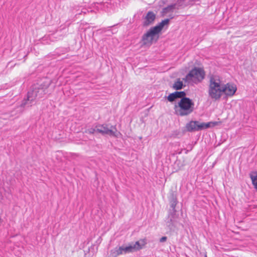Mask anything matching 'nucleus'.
Wrapping results in <instances>:
<instances>
[{
    "mask_svg": "<svg viewBox=\"0 0 257 257\" xmlns=\"http://www.w3.org/2000/svg\"><path fill=\"white\" fill-rule=\"evenodd\" d=\"M51 84V80L46 78L33 85L28 92L27 98L23 100L21 106L29 107L34 101L43 98L47 94H50L51 92L49 87Z\"/></svg>",
    "mask_w": 257,
    "mask_h": 257,
    "instance_id": "nucleus-1",
    "label": "nucleus"
},
{
    "mask_svg": "<svg viewBox=\"0 0 257 257\" xmlns=\"http://www.w3.org/2000/svg\"><path fill=\"white\" fill-rule=\"evenodd\" d=\"M223 83L220 76L210 75L209 76L208 94V96L214 101L219 100L223 94Z\"/></svg>",
    "mask_w": 257,
    "mask_h": 257,
    "instance_id": "nucleus-2",
    "label": "nucleus"
},
{
    "mask_svg": "<svg viewBox=\"0 0 257 257\" xmlns=\"http://www.w3.org/2000/svg\"><path fill=\"white\" fill-rule=\"evenodd\" d=\"M176 115L184 116L190 114L194 110V103L190 98H184L174 105Z\"/></svg>",
    "mask_w": 257,
    "mask_h": 257,
    "instance_id": "nucleus-3",
    "label": "nucleus"
},
{
    "mask_svg": "<svg viewBox=\"0 0 257 257\" xmlns=\"http://www.w3.org/2000/svg\"><path fill=\"white\" fill-rule=\"evenodd\" d=\"M205 75V71L202 68L194 67L183 78V80L188 83L191 81L195 83H196V82H200L204 78Z\"/></svg>",
    "mask_w": 257,
    "mask_h": 257,
    "instance_id": "nucleus-4",
    "label": "nucleus"
},
{
    "mask_svg": "<svg viewBox=\"0 0 257 257\" xmlns=\"http://www.w3.org/2000/svg\"><path fill=\"white\" fill-rule=\"evenodd\" d=\"M159 34V33L154 27H151L143 35L141 39L143 44L144 45H151L153 43L155 36Z\"/></svg>",
    "mask_w": 257,
    "mask_h": 257,
    "instance_id": "nucleus-5",
    "label": "nucleus"
},
{
    "mask_svg": "<svg viewBox=\"0 0 257 257\" xmlns=\"http://www.w3.org/2000/svg\"><path fill=\"white\" fill-rule=\"evenodd\" d=\"M167 216V225L169 229H172L176 226L177 222V220L179 217V214L177 213L176 210L169 209Z\"/></svg>",
    "mask_w": 257,
    "mask_h": 257,
    "instance_id": "nucleus-6",
    "label": "nucleus"
},
{
    "mask_svg": "<svg viewBox=\"0 0 257 257\" xmlns=\"http://www.w3.org/2000/svg\"><path fill=\"white\" fill-rule=\"evenodd\" d=\"M97 132L101 134L103 136L108 135L110 136L116 137V128L113 126H111V128L108 127V125L106 124H97Z\"/></svg>",
    "mask_w": 257,
    "mask_h": 257,
    "instance_id": "nucleus-7",
    "label": "nucleus"
},
{
    "mask_svg": "<svg viewBox=\"0 0 257 257\" xmlns=\"http://www.w3.org/2000/svg\"><path fill=\"white\" fill-rule=\"evenodd\" d=\"M147 244V239L146 238L141 239L136 241L135 243H131L127 246V250H129L130 253L134 252L142 249Z\"/></svg>",
    "mask_w": 257,
    "mask_h": 257,
    "instance_id": "nucleus-8",
    "label": "nucleus"
},
{
    "mask_svg": "<svg viewBox=\"0 0 257 257\" xmlns=\"http://www.w3.org/2000/svg\"><path fill=\"white\" fill-rule=\"evenodd\" d=\"M156 18V15L153 11H149L143 19L142 25L144 27H147L154 24Z\"/></svg>",
    "mask_w": 257,
    "mask_h": 257,
    "instance_id": "nucleus-9",
    "label": "nucleus"
},
{
    "mask_svg": "<svg viewBox=\"0 0 257 257\" xmlns=\"http://www.w3.org/2000/svg\"><path fill=\"white\" fill-rule=\"evenodd\" d=\"M223 89L224 94L226 97H230L233 96L235 93L237 88L236 86L233 84L227 83L226 84L223 83Z\"/></svg>",
    "mask_w": 257,
    "mask_h": 257,
    "instance_id": "nucleus-10",
    "label": "nucleus"
},
{
    "mask_svg": "<svg viewBox=\"0 0 257 257\" xmlns=\"http://www.w3.org/2000/svg\"><path fill=\"white\" fill-rule=\"evenodd\" d=\"M127 246H121L119 247H115L110 251V255L111 257H117V256L123 253H130L129 250H127Z\"/></svg>",
    "mask_w": 257,
    "mask_h": 257,
    "instance_id": "nucleus-11",
    "label": "nucleus"
},
{
    "mask_svg": "<svg viewBox=\"0 0 257 257\" xmlns=\"http://www.w3.org/2000/svg\"><path fill=\"white\" fill-rule=\"evenodd\" d=\"M200 125V122L197 120H191L186 124V129L187 132H194L199 131L198 126Z\"/></svg>",
    "mask_w": 257,
    "mask_h": 257,
    "instance_id": "nucleus-12",
    "label": "nucleus"
},
{
    "mask_svg": "<svg viewBox=\"0 0 257 257\" xmlns=\"http://www.w3.org/2000/svg\"><path fill=\"white\" fill-rule=\"evenodd\" d=\"M185 85L183 84V81L180 78H178L173 84L172 87L173 89L179 90L183 89L185 87Z\"/></svg>",
    "mask_w": 257,
    "mask_h": 257,
    "instance_id": "nucleus-13",
    "label": "nucleus"
},
{
    "mask_svg": "<svg viewBox=\"0 0 257 257\" xmlns=\"http://www.w3.org/2000/svg\"><path fill=\"white\" fill-rule=\"evenodd\" d=\"M169 22H170V19H165L164 20H162L161 22H160L157 25H156V26H155L154 27L160 33L161 32V31L162 30L163 27L165 25H167L169 24Z\"/></svg>",
    "mask_w": 257,
    "mask_h": 257,
    "instance_id": "nucleus-14",
    "label": "nucleus"
},
{
    "mask_svg": "<svg viewBox=\"0 0 257 257\" xmlns=\"http://www.w3.org/2000/svg\"><path fill=\"white\" fill-rule=\"evenodd\" d=\"M169 202H178L177 193L176 191L171 190L168 196Z\"/></svg>",
    "mask_w": 257,
    "mask_h": 257,
    "instance_id": "nucleus-15",
    "label": "nucleus"
},
{
    "mask_svg": "<svg viewBox=\"0 0 257 257\" xmlns=\"http://www.w3.org/2000/svg\"><path fill=\"white\" fill-rule=\"evenodd\" d=\"M250 178L251 180L252 183L254 186V188L257 191V172H254L250 174Z\"/></svg>",
    "mask_w": 257,
    "mask_h": 257,
    "instance_id": "nucleus-16",
    "label": "nucleus"
},
{
    "mask_svg": "<svg viewBox=\"0 0 257 257\" xmlns=\"http://www.w3.org/2000/svg\"><path fill=\"white\" fill-rule=\"evenodd\" d=\"M199 129L200 131L204 130L205 129H207L211 127V122H200V125L198 126Z\"/></svg>",
    "mask_w": 257,
    "mask_h": 257,
    "instance_id": "nucleus-17",
    "label": "nucleus"
},
{
    "mask_svg": "<svg viewBox=\"0 0 257 257\" xmlns=\"http://www.w3.org/2000/svg\"><path fill=\"white\" fill-rule=\"evenodd\" d=\"M97 124H96L94 126H93L91 128H88L86 129L84 131V133L89 134H94L97 132Z\"/></svg>",
    "mask_w": 257,
    "mask_h": 257,
    "instance_id": "nucleus-18",
    "label": "nucleus"
},
{
    "mask_svg": "<svg viewBox=\"0 0 257 257\" xmlns=\"http://www.w3.org/2000/svg\"><path fill=\"white\" fill-rule=\"evenodd\" d=\"M177 98L182 99L184 98H187L186 97V93L185 91H175Z\"/></svg>",
    "mask_w": 257,
    "mask_h": 257,
    "instance_id": "nucleus-19",
    "label": "nucleus"
},
{
    "mask_svg": "<svg viewBox=\"0 0 257 257\" xmlns=\"http://www.w3.org/2000/svg\"><path fill=\"white\" fill-rule=\"evenodd\" d=\"M167 100L171 102L174 101L177 98L175 92L170 93L167 97Z\"/></svg>",
    "mask_w": 257,
    "mask_h": 257,
    "instance_id": "nucleus-20",
    "label": "nucleus"
},
{
    "mask_svg": "<svg viewBox=\"0 0 257 257\" xmlns=\"http://www.w3.org/2000/svg\"><path fill=\"white\" fill-rule=\"evenodd\" d=\"M175 8V5H171L167 7L164 8L163 9V13H167L170 12H171L173 10V9Z\"/></svg>",
    "mask_w": 257,
    "mask_h": 257,
    "instance_id": "nucleus-21",
    "label": "nucleus"
},
{
    "mask_svg": "<svg viewBox=\"0 0 257 257\" xmlns=\"http://www.w3.org/2000/svg\"><path fill=\"white\" fill-rule=\"evenodd\" d=\"M178 203V202H169V205H170V209L171 210H176V206L177 204Z\"/></svg>",
    "mask_w": 257,
    "mask_h": 257,
    "instance_id": "nucleus-22",
    "label": "nucleus"
},
{
    "mask_svg": "<svg viewBox=\"0 0 257 257\" xmlns=\"http://www.w3.org/2000/svg\"><path fill=\"white\" fill-rule=\"evenodd\" d=\"M88 12V10L85 8H84V6H83L82 8L81 9V12L76 13V16L81 15L82 13L84 14H86Z\"/></svg>",
    "mask_w": 257,
    "mask_h": 257,
    "instance_id": "nucleus-23",
    "label": "nucleus"
},
{
    "mask_svg": "<svg viewBox=\"0 0 257 257\" xmlns=\"http://www.w3.org/2000/svg\"><path fill=\"white\" fill-rule=\"evenodd\" d=\"M83 6L81 5H77L75 6L74 7V10H75V11H79L80 9L82 8Z\"/></svg>",
    "mask_w": 257,
    "mask_h": 257,
    "instance_id": "nucleus-24",
    "label": "nucleus"
},
{
    "mask_svg": "<svg viewBox=\"0 0 257 257\" xmlns=\"http://www.w3.org/2000/svg\"><path fill=\"white\" fill-rule=\"evenodd\" d=\"M211 123V127H214L218 124H219L221 123L220 121H210Z\"/></svg>",
    "mask_w": 257,
    "mask_h": 257,
    "instance_id": "nucleus-25",
    "label": "nucleus"
},
{
    "mask_svg": "<svg viewBox=\"0 0 257 257\" xmlns=\"http://www.w3.org/2000/svg\"><path fill=\"white\" fill-rule=\"evenodd\" d=\"M167 239V237L166 236H163L160 239V242H164L166 241Z\"/></svg>",
    "mask_w": 257,
    "mask_h": 257,
    "instance_id": "nucleus-26",
    "label": "nucleus"
},
{
    "mask_svg": "<svg viewBox=\"0 0 257 257\" xmlns=\"http://www.w3.org/2000/svg\"><path fill=\"white\" fill-rule=\"evenodd\" d=\"M76 13H78L79 12H81V9L79 11H75Z\"/></svg>",
    "mask_w": 257,
    "mask_h": 257,
    "instance_id": "nucleus-27",
    "label": "nucleus"
}]
</instances>
